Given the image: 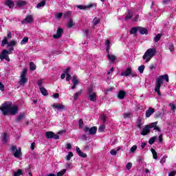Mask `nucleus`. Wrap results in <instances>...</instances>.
<instances>
[{
    "instance_id": "obj_52",
    "label": "nucleus",
    "mask_w": 176,
    "mask_h": 176,
    "mask_svg": "<svg viewBox=\"0 0 176 176\" xmlns=\"http://www.w3.org/2000/svg\"><path fill=\"white\" fill-rule=\"evenodd\" d=\"M105 130V125H102L98 128V131L102 133Z\"/></svg>"
},
{
    "instance_id": "obj_37",
    "label": "nucleus",
    "mask_w": 176,
    "mask_h": 176,
    "mask_svg": "<svg viewBox=\"0 0 176 176\" xmlns=\"http://www.w3.org/2000/svg\"><path fill=\"white\" fill-rule=\"evenodd\" d=\"M160 39H162V34H158L156 35V36L154 37V42L157 43L159 42L160 41Z\"/></svg>"
},
{
    "instance_id": "obj_17",
    "label": "nucleus",
    "mask_w": 176,
    "mask_h": 176,
    "mask_svg": "<svg viewBox=\"0 0 176 176\" xmlns=\"http://www.w3.org/2000/svg\"><path fill=\"white\" fill-rule=\"evenodd\" d=\"M152 113H155V109L149 107L146 111V118H151Z\"/></svg>"
},
{
    "instance_id": "obj_45",
    "label": "nucleus",
    "mask_w": 176,
    "mask_h": 176,
    "mask_svg": "<svg viewBox=\"0 0 176 176\" xmlns=\"http://www.w3.org/2000/svg\"><path fill=\"white\" fill-rule=\"evenodd\" d=\"M28 42V37H24L21 41V45H25Z\"/></svg>"
},
{
    "instance_id": "obj_35",
    "label": "nucleus",
    "mask_w": 176,
    "mask_h": 176,
    "mask_svg": "<svg viewBox=\"0 0 176 176\" xmlns=\"http://www.w3.org/2000/svg\"><path fill=\"white\" fill-rule=\"evenodd\" d=\"M45 5H46V1L43 0L42 1H41L40 3H38L36 5V8H43V6H45Z\"/></svg>"
},
{
    "instance_id": "obj_44",
    "label": "nucleus",
    "mask_w": 176,
    "mask_h": 176,
    "mask_svg": "<svg viewBox=\"0 0 176 176\" xmlns=\"http://www.w3.org/2000/svg\"><path fill=\"white\" fill-rule=\"evenodd\" d=\"M8 38L4 37V38L3 39L2 42H1V47H5V45H8Z\"/></svg>"
},
{
    "instance_id": "obj_23",
    "label": "nucleus",
    "mask_w": 176,
    "mask_h": 176,
    "mask_svg": "<svg viewBox=\"0 0 176 176\" xmlns=\"http://www.w3.org/2000/svg\"><path fill=\"white\" fill-rule=\"evenodd\" d=\"M107 54V58H109L111 63H115V61H116V56L115 55L109 54V53Z\"/></svg>"
},
{
    "instance_id": "obj_1",
    "label": "nucleus",
    "mask_w": 176,
    "mask_h": 176,
    "mask_svg": "<svg viewBox=\"0 0 176 176\" xmlns=\"http://www.w3.org/2000/svg\"><path fill=\"white\" fill-rule=\"evenodd\" d=\"M0 111L4 116L11 115L12 116L19 113V107L17 106L12 107L10 102L6 101L0 107Z\"/></svg>"
},
{
    "instance_id": "obj_56",
    "label": "nucleus",
    "mask_w": 176,
    "mask_h": 176,
    "mask_svg": "<svg viewBox=\"0 0 176 176\" xmlns=\"http://www.w3.org/2000/svg\"><path fill=\"white\" fill-rule=\"evenodd\" d=\"M155 119H160V118H162V113L157 112V113L155 115Z\"/></svg>"
},
{
    "instance_id": "obj_12",
    "label": "nucleus",
    "mask_w": 176,
    "mask_h": 176,
    "mask_svg": "<svg viewBox=\"0 0 176 176\" xmlns=\"http://www.w3.org/2000/svg\"><path fill=\"white\" fill-rule=\"evenodd\" d=\"M138 32H140V35H148V29L138 26Z\"/></svg>"
},
{
    "instance_id": "obj_57",
    "label": "nucleus",
    "mask_w": 176,
    "mask_h": 176,
    "mask_svg": "<svg viewBox=\"0 0 176 176\" xmlns=\"http://www.w3.org/2000/svg\"><path fill=\"white\" fill-rule=\"evenodd\" d=\"M0 90L1 91H5V85L0 82Z\"/></svg>"
},
{
    "instance_id": "obj_9",
    "label": "nucleus",
    "mask_w": 176,
    "mask_h": 176,
    "mask_svg": "<svg viewBox=\"0 0 176 176\" xmlns=\"http://www.w3.org/2000/svg\"><path fill=\"white\" fill-rule=\"evenodd\" d=\"M131 75H133L131 67L126 68L124 72L121 73V76H130Z\"/></svg>"
},
{
    "instance_id": "obj_38",
    "label": "nucleus",
    "mask_w": 176,
    "mask_h": 176,
    "mask_svg": "<svg viewBox=\"0 0 176 176\" xmlns=\"http://www.w3.org/2000/svg\"><path fill=\"white\" fill-rule=\"evenodd\" d=\"M157 138L156 136L152 137L151 138H150V140H148V144L150 145H153V144H155V141H156V139Z\"/></svg>"
},
{
    "instance_id": "obj_63",
    "label": "nucleus",
    "mask_w": 176,
    "mask_h": 176,
    "mask_svg": "<svg viewBox=\"0 0 176 176\" xmlns=\"http://www.w3.org/2000/svg\"><path fill=\"white\" fill-rule=\"evenodd\" d=\"M153 130H156L159 133H160V131H162V130H160V127L157 126V125H155V126L154 127Z\"/></svg>"
},
{
    "instance_id": "obj_29",
    "label": "nucleus",
    "mask_w": 176,
    "mask_h": 176,
    "mask_svg": "<svg viewBox=\"0 0 176 176\" xmlns=\"http://www.w3.org/2000/svg\"><path fill=\"white\" fill-rule=\"evenodd\" d=\"M25 5H27V2H25V1L16 2V6H18L19 8H22V6H25Z\"/></svg>"
},
{
    "instance_id": "obj_25",
    "label": "nucleus",
    "mask_w": 176,
    "mask_h": 176,
    "mask_svg": "<svg viewBox=\"0 0 176 176\" xmlns=\"http://www.w3.org/2000/svg\"><path fill=\"white\" fill-rule=\"evenodd\" d=\"M138 31V26L131 28V30L129 32L131 35H135Z\"/></svg>"
},
{
    "instance_id": "obj_18",
    "label": "nucleus",
    "mask_w": 176,
    "mask_h": 176,
    "mask_svg": "<svg viewBox=\"0 0 176 176\" xmlns=\"http://www.w3.org/2000/svg\"><path fill=\"white\" fill-rule=\"evenodd\" d=\"M33 21H34V19L32 18V15H29V16H27L22 21V24H23L25 21H26V23H32Z\"/></svg>"
},
{
    "instance_id": "obj_47",
    "label": "nucleus",
    "mask_w": 176,
    "mask_h": 176,
    "mask_svg": "<svg viewBox=\"0 0 176 176\" xmlns=\"http://www.w3.org/2000/svg\"><path fill=\"white\" fill-rule=\"evenodd\" d=\"M131 116V113H124V115H123L124 119L130 118Z\"/></svg>"
},
{
    "instance_id": "obj_21",
    "label": "nucleus",
    "mask_w": 176,
    "mask_h": 176,
    "mask_svg": "<svg viewBox=\"0 0 176 176\" xmlns=\"http://www.w3.org/2000/svg\"><path fill=\"white\" fill-rule=\"evenodd\" d=\"M104 45L107 46L106 52L107 53H109V50L111 49V41L109 40H106L104 41Z\"/></svg>"
},
{
    "instance_id": "obj_2",
    "label": "nucleus",
    "mask_w": 176,
    "mask_h": 176,
    "mask_svg": "<svg viewBox=\"0 0 176 176\" xmlns=\"http://www.w3.org/2000/svg\"><path fill=\"white\" fill-rule=\"evenodd\" d=\"M157 53L156 49L155 48H149L148 49L143 56V60H146V63H149Z\"/></svg>"
},
{
    "instance_id": "obj_31",
    "label": "nucleus",
    "mask_w": 176,
    "mask_h": 176,
    "mask_svg": "<svg viewBox=\"0 0 176 176\" xmlns=\"http://www.w3.org/2000/svg\"><path fill=\"white\" fill-rule=\"evenodd\" d=\"M136 124L138 129H141V127L142 126V120H141V118H138Z\"/></svg>"
},
{
    "instance_id": "obj_41",
    "label": "nucleus",
    "mask_w": 176,
    "mask_h": 176,
    "mask_svg": "<svg viewBox=\"0 0 176 176\" xmlns=\"http://www.w3.org/2000/svg\"><path fill=\"white\" fill-rule=\"evenodd\" d=\"M74 157V153L72 152H69L68 155L66 156V160L69 161L71 158Z\"/></svg>"
},
{
    "instance_id": "obj_55",
    "label": "nucleus",
    "mask_w": 176,
    "mask_h": 176,
    "mask_svg": "<svg viewBox=\"0 0 176 176\" xmlns=\"http://www.w3.org/2000/svg\"><path fill=\"white\" fill-rule=\"evenodd\" d=\"M137 151V145H133L131 148L130 151L132 153H134L135 151Z\"/></svg>"
},
{
    "instance_id": "obj_46",
    "label": "nucleus",
    "mask_w": 176,
    "mask_h": 176,
    "mask_svg": "<svg viewBox=\"0 0 176 176\" xmlns=\"http://www.w3.org/2000/svg\"><path fill=\"white\" fill-rule=\"evenodd\" d=\"M133 17V14L128 12L126 15L125 16V20H130Z\"/></svg>"
},
{
    "instance_id": "obj_7",
    "label": "nucleus",
    "mask_w": 176,
    "mask_h": 176,
    "mask_svg": "<svg viewBox=\"0 0 176 176\" xmlns=\"http://www.w3.org/2000/svg\"><path fill=\"white\" fill-rule=\"evenodd\" d=\"M45 137L47 138V140H60V135L54 133L53 131L45 132Z\"/></svg>"
},
{
    "instance_id": "obj_32",
    "label": "nucleus",
    "mask_w": 176,
    "mask_h": 176,
    "mask_svg": "<svg viewBox=\"0 0 176 176\" xmlns=\"http://www.w3.org/2000/svg\"><path fill=\"white\" fill-rule=\"evenodd\" d=\"M17 42L14 40L11 41L10 43H8L7 47H13V46H16V44Z\"/></svg>"
},
{
    "instance_id": "obj_10",
    "label": "nucleus",
    "mask_w": 176,
    "mask_h": 176,
    "mask_svg": "<svg viewBox=\"0 0 176 176\" xmlns=\"http://www.w3.org/2000/svg\"><path fill=\"white\" fill-rule=\"evenodd\" d=\"M52 108H56V109H58L59 111H64L65 109V105L61 104H54L51 105Z\"/></svg>"
},
{
    "instance_id": "obj_40",
    "label": "nucleus",
    "mask_w": 176,
    "mask_h": 176,
    "mask_svg": "<svg viewBox=\"0 0 176 176\" xmlns=\"http://www.w3.org/2000/svg\"><path fill=\"white\" fill-rule=\"evenodd\" d=\"M138 69L140 74H144V70L145 69V65H140Z\"/></svg>"
},
{
    "instance_id": "obj_20",
    "label": "nucleus",
    "mask_w": 176,
    "mask_h": 176,
    "mask_svg": "<svg viewBox=\"0 0 176 176\" xmlns=\"http://www.w3.org/2000/svg\"><path fill=\"white\" fill-rule=\"evenodd\" d=\"M89 100L90 101H92L93 102H96L97 101V94L96 92H94L91 94H89Z\"/></svg>"
},
{
    "instance_id": "obj_3",
    "label": "nucleus",
    "mask_w": 176,
    "mask_h": 176,
    "mask_svg": "<svg viewBox=\"0 0 176 176\" xmlns=\"http://www.w3.org/2000/svg\"><path fill=\"white\" fill-rule=\"evenodd\" d=\"M25 76H27V69H23L21 74V79L19 80V85L21 86H23L28 82V78H27Z\"/></svg>"
},
{
    "instance_id": "obj_59",
    "label": "nucleus",
    "mask_w": 176,
    "mask_h": 176,
    "mask_svg": "<svg viewBox=\"0 0 176 176\" xmlns=\"http://www.w3.org/2000/svg\"><path fill=\"white\" fill-rule=\"evenodd\" d=\"M72 76H71V74H66V80L67 82H69V80H71L72 79Z\"/></svg>"
},
{
    "instance_id": "obj_16",
    "label": "nucleus",
    "mask_w": 176,
    "mask_h": 176,
    "mask_svg": "<svg viewBox=\"0 0 176 176\" xmlns=\"http://www.w3.org/2000/svg\"><path fill=\"white\" fill-rule=\"evenodd\" d=\"M117 97L118 98H119V100H123V98L126 97V91H124V90H120L118 91Z\"/></svg>"
},
{
    "instance_id": "obj_54",
    "label": "nucleus",
    "mask_w": 176,
    "mask_h": 176,
    "mask_svg": "<svg viewBox=\"0 0 176 176\" xmlns=\"http://www.w3.org/2000/svg\"><path fill=\"white\" fill-rule=\"evenodd\" d=\"M110 153L111 155H113V156H116V155L118 154V151L115 149H111Z\"/></svg>"
},
{
    "instance_id": "obj_53",
    "label": "nucleus",
    "mask_w": 176,
    "mask_h": 176,
    "mask_svg": "<svg viewBox=\"0 0 176 176\" xmlns=\"http://www.w3.org/2000/svg\"><path fill=\"white\" fill-rule=\"evenodd\" d=\"M37 84H38V87H40V89H41V87H42V85H43V79H40L38 81Z\"/></svg>"
},
{
    "instance_id": "obj_48",
    "label": "nucleus",
    "mask_w": 176,
    "mask_h": 176,
    "mask_svg": "<svg viewBox=\"0 0 176 176\" xmlns=\"http://www.w3.org/2000/svg\"><path fill=\"white\" fill-rule=\"evenodd\" d=\"M77 8L80 9V10H85V9H87V6H82V5H78L77 6Z\"/></svg>"
},
{
    "instance_id": "obj_60",
    "label": "nucleus",
    "mask_w": 176,
    "mask_h": 176,
    "mask_svg": "<svg viewBox=\"0 0 176 176\" xmlns=\"http://www.w3.org/2000/svg\"><path fill=\"white\" fill-rule=\"evenodd\" d=\"M93 90H94L93 87H90L87 88L88 94H91V93H93Z\"/></svg>"
},
{
    "instance_id": "obj_49",
    "label": "nucleus",
    "mask_w": 176,
    "mask_h": 176,
    "mask_svg": "<svg viewBox=\"0 0 176 176\" xmlns=\"http://www.w3.org/2000/svg\"><path fill=\"white\" fill-rule=\"evenodd\" d=\"M78 156H80V157H83L84 159H85V157H87V153H84L82 151L78 154Z\"/></svg>"
},
{
    "instance_id": "obj_42",
    "label": "nucleus",
    "mask_w": 176,
    "mask_h": 176,
    "mask_svg": "<svg viewBox=\"0 0 176 176\" xmlns=\"http://www.w3.org/2000/svg\"><path fill=\"white\" fill-rule=\"evenodd\" d=\"M99 23H100V19L98 18H94V20L92 21V24L94 25H97Z\"/></svg>"
},
{
    "instance_id": "obj_28",
    "label": "nucleus",
    "mask_w": 176,
    "mask_h": 176,
    "mask_svg": "<svg viewBox=\"0 0 176 176\" xmlns=\"http://www.w3.org/2000/svg\"><path fill=\"white\" fill-rule=\"evenodd\" d=\"M149 130H151V129H155V126H157V122H154L152 123H150L149 124L146 125Z\"/></svg>"
},
{
    "instance_id": "obj_13",
    "label": "nucleus",
    "mask_w": 176,
    "mask_h": 176,
    "mask_svg": "<svg viewBox=\"0 0 176 176\" xmlns=\"http://www.w3.org/2000/svg\"><path fill=\"white\" fill-rule=\"evenodd\" d=\"M151 133V129L146 125L144 128L140 131L141 135H148Z\"/></svg>"
},
{
    "instance_id": "obj_62",
    "label": "nucleus",
    "mask_w": 176,
    "mask_h": 176,
    "mask_svg": "<svg viewBox=\"0 0 176 176\" xmlns=\"http://www.w3.org/2000/svg\"><path fill=\"white\" fill-rule=\"evenodd\" d=\"M79 123V127H82L83 126V120L80 119L78 121Z\"/></svg>"
},
{
    "instance_id": "obj_30",
    "label": "nucleus",
    "mask_w": 176,
    "mask_h": 176,
    "mask_svg": "<svg viewBox=\"0 0 176 176\" xmlns=\"http://www.w3.org/2000/svg\"><path fill=\"white\" fill-rule=\"evenodd\" d=\"M24 175V173H23V170L18 169L15 173H14V176H20Z\"/></svg>"
},
{
    "instance_id": "obj_33",
    "label": "nucleus",
    "mask_w": 176,
    "mask_h": 176,
    "mask_svg": "<svg viewBox=\"0 0 176 176\" xmlns=\"http://www.w3.org/2000/svg\"><path fill=\"white\" fill-rule=\"evenodd\" d=\"M75 25V23H74V20L73 19H69V22L67 23V28H72Z\"/></svg>"
},
{
    "instance_id": "obj_43",
    "label": "nucleus",
    "mask_w": 176,
    "mask_h": 176,
    "mask_svg": "<svg viewBox=\"0 0 176 176\" xmlns=\"http://www.w3.org/2000/svg\"><path fill=\"white\" fill-rule=\"evenodd\" d=\"M65 173H67V169H63V170L58 172L56 175L57 176H63V175H64V174H65Z\"/></svg>"
},
{
    "instance_id": "obj_19",
    "label": "nucleus",
    "mask_w": 176,
    "mask_h": 176,
    "mask_svg": "<svg viewBox=\"0 0 176 176\" xmlns=\"http://www.w3.org/2000/svg\"><path fill=\"white\" fill-rule=\"evenodd\" d=\"M25 118V113H22L18 116V117L16 118L15 122L16 123H20L23 119Z\"/></svg>"
},
{
    "instance_id": "obj_22",
    "label": "nucleus",
    "mask_w": 176,
    "mask_h": 176,
    "mask_svg": "<svg viewBox=\"0 0 176 176\" xmlns=\"http://www.w3.org/2000/svg\"><path fill=\"white\" fill-rule=\"evenodd\" d=\"M162 85L155 83V91L158 94V96H162V93H160V88Z\"/></svg>"
},
{
    "instance_id": "obj_27",
    "label": "nucleus",
    "mask_w": 176,
    "mask_h": 176,
    "mask_svg": "<svg viewBox=\"0 0 176 176\" xmlns=\"http://www.w3.org/2000/svg\"><path fill=\"white\" fill-rule=\"evenodd\" d=\"M82 91H83V89H80L78 92H76L74 96V101H76L78 100V97L82 94Z\"/></svg>"
},
{
    "instance_id": "obj_6",
    "label": "nucleus",
    "mask_w": 176,
    "mask_h": 176,
    "mask_svg": "<svg viewBox=\"0 0 176 176\" xmlns=\"http://www.w3.org/2000/svg\"><path fill=\"white\" fill-rule=\"evenodd\" d=\"M10 151L12 152H14L13 155H14V157H16V159H19V157H20V156L21 155V148H19L17 150V146H11Z\"/></svg>"
},
{
    "instance_id": "obj_5",
    "label": "nucleus",
    "mask_w": 176,
    "mask_h": 176,
    "mask_svg": "<svg viewBox=\"0 0 176 176\" xmlns=\"http://www.w3.org/2000/svg\"><path fill=\"white\" fill-rule=\"evenodd\" d=\"M163 80L169 82L168 74H164V75L160 76L159 78L156 79L155 83L157 85H160L162 86V85H163V83H164Z\"/></svg>"
},
{
    "instance_id": "obj_61",
    "label": "nucleus",
    "mask_w": 176,
    "mask_h": 176,
    "mask_svg": "<svg viewBox=\"0 0 176 176\" xmlns=\"http://www.w3.org/2000/svg\"><path fill=\"white\" fill-rule=\"evenodd\" d=\"M63 12H59L56 14V19H61L63 17Z\"/></svg>"
},
{
    "instance_id": "obj_51",
    "label": "nucleus",
    "mask_w": 176,
    "mask_h": 176,
    "mask_svg": "<svg viewBox=\"0 0 176 176\" xmlns=\"http://www.w3.org/2000/svg\"><path fill=\"white\" fill-rule=\"evenodd\" d=\"M169 50H170V52H171V53H173V52H174V50H175V48L174 47V44L171 43L169 45Z\"/></svg>"
},
{
    "instance_id": "obj_14",
    "label": "nucleus",
    "mask_w": 176,
    "mask_h": 176,
    "mask_svg": "<svg viewBox=\"0 0 176 176\" xmlns=\"http://www.w3.org/2000/svg\"><path fill=\"white\" fill-rule=\"evenodd\" d=\"M8 56H9V52L7 50H3L0 54V60H5Z\"/></svg>"
},
{
    "instance_id": "obj_58",
    "label": "nucleus",
    "mask_w": 176,
    "mask_h": 176,
    "mask_svg": "<svg viewBox=\"0 0 176 176\" xmlns=\"http://www.w3.org/2000/svg\"><path fill=\"white\" fill-rule=\"evenodd\" d=\"M133 166V164L131 162H129L126 165V167L127 170H130Z\"/></svg>"
},
{
    "instance_id": "obj_4",
    "label": "nucleus",
    "mask_w": 176,
    "mask_h": 176,
    "mask_svg": "<svg viewBox=\"0 0 176 176\" xmlns=\"http://www.w3.org/2000/svg\"><path fill=\"white\" fill-rule=\"evenodd\" d=\"M84 131L89 135H95V134L97 133V126H92L91 128L89 126H85L84 128Z\"/></svg>"
},
{
    "instance_id": "obj_50",
    "label": "nucleus",
    "mask_w": 176,
    "mask_h": 176,
    "mask_svg": "<svg viewBox=\"0 0 176 176\" xmlns=\"http://www.w3.org/2000/svg\"><path fill=\"white\" fill-rule=\"evenodd\" d=\"M169 105H170V107L171 111H173V112H175V110H176L175 104H169Z\"/></svg>"
},
{
    "instance_id": "obj_36",
    "label": "nucleus",
    "mask_w": 176,
    "mask_h": 176,
    "mask_svg": "<svg viewBox=\"0 0 176 176\" xmlns=\"http://www.w3.org/2000/svg\"><path fill=\"white\" fill-rule=\"evenodd\" d=\"M30 69L31 71H35V69H36V65H35V63H34V62H30Z\"/></svg>"
},
{
    "instance_id": "obj_15",
    "label": "nucleus",
    "mask_w": 176,
    "mask_h": 176,
    "mask_svg": "<svg viewBox=\"0 0 176 176\" xmlns=\"http://www.w3.org/2000/svg\"><path fill=\"white\" fill-rule=\"evenodd\" d=\"M6 6H8L10 9H13L14 8V2L12 0H6L5 1Z\"/></svg>"
},
{
    "instance_id": "obj_39",
    "label": "nucleus",
    "mask_w": 176,
    "mask_h": 176,
    "mask_svg": "<svg viewBox=\"0 0 176 176\" xmlns=\"http://www.w3.org/2000/svg\"><path fill=\"white\" fill-rule=\"evenodd\" d=\"M2 141H3V142H4V144H6L8 142V133H3Z\"/></svg>"
},
{
    "instance_id": "obj_24",
    "label": "nucleus",
    "mask_w": 176,
    "mask_h": 176,
    "mask_svg": "<svg viewBox=\"0 0 176 176\" xmlns=\"http://www.w3.org/2000/svg\"><path fill=\"white\" fill-rule=\"evenodd\" d=\"M40 91L43 96H49V92H47V89L43 87L40 88Z\"/></svg>"
},
{
    "instance_id": "obj_64",
    "label": "nucleus",
    "mask_w": 176,
    "mask_h": 176,
    "mask_svg": "<svg viewBox=\"0 0 176 176\" xmlns=\"http://www.w3.org/2000/svg\"><path fill=\"white\" fill-rule=\"evenodd\" d=\"M176 174V170H173L171 171L169 174L168 176H175Z\"/></svg>"
},
{
    "instance_id": "obj_8",
    "label": "nucleus",
    "mask_w": 176,
    "mask_h": 176,
    "mask_svg": "<svg viewBox=\"0 0 176 176\" xmlns=\"http://www.w3.org/2000/svg\"><path fill=\"white\" fill-rule=\"evenodd\" d=\"M64 32V30L62 28H58L56 34L53 35V38L54 39H58L63 36V33Z\"/></svg>"
},
{
    "instance_id": "obj_11",
    "label": "nucleus",
    "mask_w": 176,
    "mask_h": 176,
    "mask_svg": "<svg viewBox=\"0 0 176 176\" xmlns=\"http://www.w3.org/2000/svg\"><path fill=\"white\" fill-rule=\"evenodd\" d=\"M72 82L73 83V86L72 87V90H74L76 87V85L79 83V80H78V77L76 76H73Z\"/></svg>"
},
{
    "instance_id": "obj_34",
    "label": "nucleus",
    "mask_w": 176,
    "mask_h": 176,
    "mask_svg": "<svg viewBox=\"0 0 176 176\" xmlns=\"http://www.w3.org/2000/svg\"><path fill=\"white\" fill-rule=\"evenodd\" d=\"M71 14H72V12L67 11L63 14L64 19H69V17H71Z\"/></svg>"
},
{
    "instance_id": "obj_26",
    "label": "nucleus",
    "mask_w": 176,
    "mask_h": 176,
    "mask_svg": "<svg viewBox=\"0 0 176 176\" xmlns=\"http://www.w3.org/2000/svg\"><path fill=\"white\" fill-rule=\"evenodd\" d=\"M151 152L153 153V157L155 160H157V153L153 148H151Z\"/></svg>"
}]
</instances>
